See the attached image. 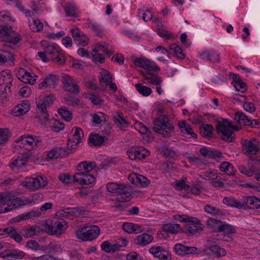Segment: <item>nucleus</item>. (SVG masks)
Instances as JSON below:
<instances>
[{"label": "nucleus", "instance_id": "f257e3e1", "mask_svg": "<svg viewBox=\"0 0 260 260\" xmlns=\"http://www.w3.org/2000/svg\"><path fill=\"white\" fill-rule=\"evenodd\" d=\"M39 197L35 194L31 197L16 198L10 192H0V214L8 212L21 206L34 204Z\"/></svg>", "mask_w": 260, "mask_h": 260}, {"label": "nucleus", "instance_id": "f03ea898", "mask_svg": "<svg viewBox=\"0 0 260 260\" xmlns=\"http://www.w3.org/2000/svg\"><path fill=\"white\" fill-rule=\"evenodd\" d=\"M37 117L45 127H50L55 132H59L64 127L63 122L57 119H49V115L46 109V106L43 102L39 103L37 105Z\"/></svg>", "mask_w": 260, "mask_h": 260}, {"label": "nucleus", "instance_id": "7ed1b4c3", "mask_svg": "<svg viewBox=\"0 0 260 260\" xmlns=\"http://www.w3.org/2000/svg\"><path fill=\"white\" fill-rule=\"evenodd\" d=\"M41 143L39 138L32 136H22L15 144V147L20 153H26L28 151L36 148Z\"/></svg>", "mask_w": 260, "mask_h": 260}, {"label": "nucleus", "instance_id": "20e7f679", "mask_svg": "<svg viewBox=\"0 0 260 260\" xmlns=\"http://www.w3.org/2000/svg\"><path fill=\"white\" fill-rule=\"evenodd\" d=\"M154 124L153 131L164 138L170 137L174 131L173 125L169 122L168 117L164 115L155 120Z\"/></svg>", "mask_w": 260, "mask_h": 260}, {"label": "nucleus", "instance_id": "39448f33", "mask_svg": "<svg viewBox=\"0 0 260 260\" xmlns=\"http://www.w3.org/2000/svg\"><path fill=\"white\" fill-rule=\"evenodd\" d=\"M0 40L6 42L10 47L14 48L20 40V37L12 29L11 26L0 25Z\"/></svg>", "mask_w": 260, "mask_h": 260}, {"label": "nucleus", "instance_id": "423d86ee", "mask_svg": "<svg viewBox=\"0 0 260 260\" xmlns=\"http://www.w3.org/2000/svg\"><path fill=\"white\" fill-rule=\"evenodd\" d=\"M100 232V229L98 226H83L76 231V235L78 239L83 241H91L96 238Z\"/></svg>", "mask_w": 260, "mask_h": 260}, {"label": "nucleus", "instance_id": "0eeeda50", "mask_svg": "<svg viewBox=\"0 0 260 260\" xmlns=\"http://www.w3.org/2000/svg\"><path fill=\"white\" fill-rule=\"evenodd\" d=\"M44 227L47 233L51 235H60L67 228V222L63 219L48 220Z\"/></svg>", "mask_w": 260, "mask_h": 260}, {"label": "nucleus", "instance_id": "6e6552de", "mask_svg": "<svg viewBox=\"0 0 260 260\" xmlns=\"http://www.w3.org/2000/svg\"><path fill=\"white\" fill-rule=\"evenodd\" d=\"M216 129L223 140L228 142L232 141L234 127L230 121L226 120L218 121L216 125Z\"/></svg>", "mask_w": 260, "mask_h": 260}, {"label": "nucleus", "instance_id": "1a4fd4ad", "mask_svg": "<svg viewBox=\"0 0 260 260\" xmlns=\"http://www.w3.org/2000/svg\"><path fill=\"white\" fill-rule=\"evenodd\" d=\"M107 189L111 193L118 194L126 198H129L132 192L131 187L124 183L110 182L107 184Z\"/></svg>", "mask_w": 260, "mask_h": 260}, {"label": "nucleus", "instance_id": "9d476101", "mask_svg": "<svg viewBox=\"0 0 260 260\" xmlns=\"http://www.w3.org/2000/svg\"><path fill=\"white\" fill-rule=\"evenodd\" d=\"M134 63L136 66L148 72H158L160 71V68L154 61L145 57L136 58Z\"/></svg>", "mask_w": 260, "mask_h": 260}, {"label": "nucleus", "instance_id": "9b49d317", "mask_svg": "<svg viewBox=\"0 0 260 260\" xmlns=\"http://www.w3.org/2000/svg\"><path fill=\"white\" fill-rule=\"evenodd\" d=\"M243 152L247 155H253L256 154L259 149V144L255 138L244 139L242 141Z\"/></svg>", "mask_w": 260, "mask_h": 260}, {"label": "nucleus", "instance_id": "f8f14e48", "mask_svg": "<svg viewBox=\"0 0 260 260\" xmlns=\"http://www.w3.org/2000/svg\"><path fill=\"white\" fill-rule=\"evenodd\" d=\"M22 184L29 189L35 190L46 186L47 182L41 176H38L26 178Z\"/></svg>", "mask_w": 260, "mask_h": 260}, {"label": "nucleus", "instance_id": "ddd939ff", "mask_svg": "<svg viewBox=\"0 0 260 260\" xmlns=\"http://www.w3.org/2000/svg\"><path fill=\"white\" fill-rule=\"evenodd\" d=\"M62 82L63 88L66 90L74 93L79 92L80 88L76 81L71 76L66 74L62 75Z\"/></svg>", "mask_w": 260, "mask_h": 260}, {"label": "nucleus", "instance_id": "4468645a", "mask_svg": "<svg viewBox=\"0 0 260 260\" xmlns=\"http://www.w3.org/2000/svg\"><path fill=\"white\" fill-rule=\"evenodd\" d=\"M18 79L21 81L30 84H34L36 82L38 76L33 73H29L22 68H19L16 72Z\"/></svg>", "mask_w": 260, "mask_h": 260}, {"label": "nucleus", "instance_id": "2eb2a0df", "mask_svg": "<svg viewBox=\"0 0 260 260\" xmlns=\"http://www.w3.org/2000/svg\"><path fill=\"white\" fill-rule=\"evenodd\" d=\"M73 180L79 184L83 185L93 184L95 182V178L92 175L84 172H79L74 174Z\"/></svg>", "mask_w": 260, "mask_h": 260}, {"label": "nucleus", "instance_id": "dca6fc26", "mask_svg": "<svg viewBox=\"0 0 260 260\" xmlns=\"http://www.w3.org/2000/svg\"><path fill=\"white\" fill-rule=\"evenodd\" d=\"M41 46L46 51L49 59H51V57L58 53L61 50L56 44L49 42L46 40L41 41Z\"/></svg>", "mask_w": 260, "mask_h": 260}, {"label": "nucleus", "instance_id": "f3484780", "mask_svg": "<svg viewBox=\"0 0 260 260\" xmlns=\"http://www.w3.org/2000/svg\"><path fill=\"white\" fill-rule=\"evenodd\" d=\"M199 57L203 60L213 62H219L220 61L219 54L213 49L201 51L199 53Z\"/></svg>", "mask_w": 260, "mask_h": 260}, {"label": "nucleus", "instance_id": "a211bd4d", "mask_svg": "<svg viewBox=\"0 0 260 260\" xmlns=\"http://www.w3.org/2000/svg\"><path fill=\"white\" fill-rule=\"evenodd\" d=\"M27 159L28 157L26 154L20 153L19 156L12 160L9 166L13 170H18L25 165Z\"/></svg>", "mask_w": 260, "mask_h": 260}, {"label": "nucleus", "instance_id": "6ab92c4d", "mask_svg": "<svg viewBox=\"0 0 260 260\" xmlns=\"http://www.w3.org/2000/svg\"><path fill=\"white\" fill-rule=\"evenodd\" d=\"M30 108L29 102L27 100L22 101L11 110V113L15 116H19L27 113Z\"/></svg>", "mask_w": 260, "mask_h": 260}, {"label": "nucleus", "instance_id": "aec40b11", "mask_svg": "<svg viewBox=\"0 0 260 260\" xmlns=\"http://www.w3.org/2000/svg\"><path fill=\"white\" fill-rule=\"evenodd\" d=\"M58 80L59 79L56 76L52 74L49 75L39 83V88L44 89L49 87H54L57 84Z\"/></svg>", "mask_w": 260, "mask_h": 260}, {"label": "nucleus", "instance_id": "412c9836", "mask_svg": "<svg viewBox=\"0 0 260 260\" xmlns=\"http://www.w3.org/2000/svg\"><path fill=\"white\" fill-rule=\"evenodd\" d=\"M83 136V132L80 128L73 127L69 138V142L71 143L72 146H76L80 143Z\"/></svg>", "mask_w": 260, "mask_h": 260}, {"label": "nucleus", "instance_id": "4be33fe9", "mask_svg": "<svg viewBox=\"0 0 260 260\" xmlns=\"http://www.w3.org/2000/svg\"><path fill=\"white\" fill-rule=\"evenodd\" d=\"M13 81V78L9 70H4L0 73V86L4 85L10 90Z\"/></svg>", "mask_w": 260, "mask_h": 260}, {"label": "nucleus", "instance_id": "5701e85b", "mask_svg": "<svg viewBox=\"0 0 260 260\" xmlns=\"http://www.w3.org/2000/svg\"><path fill=\"white\" fill-rule=\"evenodd\" d=\"M128 179L132 184L136 185H140L145 187L149 184V180L145 177L135 173L129 174Z\"/></svg>", "mask_w": 260, "mask_h": 260}, {"label": "nucleus", "instance_id": "b1692460", "mask_svg": "<svg viewBox=\"0 0 260 260\" xmlns=\"http://www.w3.org/2000/svg\"><path fill=\"white\" fill-rule=\"evenodd\" d=\"M243 208L250 207L260 209V199L254 196H247L243 198Z\"/></svg>", "mask_w": 260, "mask_h": 260}, {"label": "nucleus", "instance_id": "393cba45", "mask_svg": "<svg viewBox=\"0 0 260 260\" xmlns=\"http://www.w3.org/2000/svg\"><path fill=\"white\" fill-rule=\"evenodd\" d=\"M193 247L186 246L180 243H177L174 246L175 253L181 256L193 253L195 251Z\"/></svg>", "mask_w": 260, "mask_h": 260}, {"label": "nucleus", "instance_id": "a878e982", "mask_svg": "<svg viewBox=\"0 0 260 260\" xmlns=\"http://www.w3.org/2000/svg\"><path fill=\"white\" fill-rule=\"evenodd\" d=\"M25 253L22 251L18 249L6 250L0 253V257L7 258L12 257L16 259H20L24 257Z\"/></svg>", "mask_w": 260, "mask_h": 260}, {"label": "nucleus", "instance_id": "bb28decb", "mask_svg": "<svg viewBox=\"0 0 260 260\" xmlns=\"http://www.w3.org/2000/svg\"><path fill=\"white\" fill-rule=\"evenodd\" d=\"M3 64H6L8 66H14V57L10 52L0 50V65Z\"/></svg>", "mask_w": 260, "mask_h": 260}, {"label": "nucleus", "instance_id": "cd10ccee", "mask_svg": "<svg viewBox=\"0 0 260 260\" xmlns=\"http://www.w3.org/2000/svg\"><path fill=\"white\" fill-rule=\"evenodd\" d=\"M122 229L128 234H138L141 233L143 230V226L138 224L132 222H124L122 224Z\"/></svg>", "mask_w": 260, "mask_h": 260}, {"label": "nucleus", "instance_id": "c85d7f7f", "mask_svg": "<svg viewBox=\"0 0 260 260\" xmlns=\"http://www.w3.org/2000/svg\"><path fill=\"white\" fill-rule=\"evenodd\" d=\"M235 119L241 124H245L254 126L256 123V120H252L242 112H238L236 113Z\"/></svg>", "mask_w": 260, "mask_h": 260}, {"label": "nucleus", "instance_id": "c756f323", "mask_svg": "<svg viewBox=\"0 0 260 260\" xmlns=\"http://www.w3.org/2000/svg\"><path fill=\"white\" fill-rule=\"evenodd\" d=\"M222 203L228 206L238 209L243 208V199L239 201L236 200L234 197H225L222 200Z\"/></svg>", "mask_w": 260, "mask_h": 260}, {"label": "nucleus", "instance_id": "7c9ffc66", "mask_svg": "<svg viewBox=\"0 0 260 260\" xmlns=\"http://www.w3.org/2000/svg\"><path fill=\"white\" fill-rule=\"evenodd\" d=\"M28 22L29 28L34 32H40L43 29V23L36 17L28 18Z\"/></svg>", "mask_w": 260, "mask_h": 260}, {"label": "nucleus", "instance_id": "2f4dec72", "mask_svg": "<svg viewBox=\"0 0 260 260\" xmlns=\"http://www.w3.org/2000/svg\"><path fill=\"white\" fill-rule=\"evenodd\" d=\"M153 240V236L147 233H143L137 236L135 243L139 245L145 246L151 243Z\"/></svg>", "mask_w": 260, "mask_h": 260}, {"label": "nucleus", "instance_id": "473e14b6", "mask_svg": "<svg viewBox=\"0 0 260 260\" xmlns=\"http://www.w3.org/2000/svg\"><path fill=\"white\" fill-rule=\"evenodd\" d=\"M95 167V164L94 162H87L86 161H83L80 162L77 166V170L80 172H84L85 173H87L91 171Z\"/></svg>", "mask_w": 260, "mask_h": 260}, {"label": "nucleus", "instance_id": "72a5a7b5", "mask_svg": "<svg viewBox=\"0 0 260 260\" xmlns=\"http://www.w3.org/2000/svg\"><path fill=\"white\" fill-rule=\"evenodd\" d=\"M209 250L210 253L214 257L219 258L225 255L226 252L225 250L217 245L211 246Z\"/></svg>", "mask_w": 260, "mask_h": 260}, {"label": "nucleus", "instance_id": "f704fd0d", "mask_svg": "<svg viewBox=\"0 0 260 260\" xmlns=\"http://www.w3.org/2000/svg\"><path fill=\"white\" fill-rule=\"evenodd\" d=\"M144 78L145 83L159 85L162 82L161 78L154 74H147L144 76Z\"/></svg>", "mask_w": 260, "mask_h": 260}, {"label": "nucleus", "instance_id": "c9c22d12", "mask_svg": "<svg viewBox=\"0 0 260 260\" xmlns=\"http://www.w3.org/2000/svg\"><path fill=\"white\" fill-rule=\"evenodd\" d=\"M200 133L204 137H211L213 135V126L210 124H203L199 128Z\"/></svg>", "mask_w": 260, "mask_h": 260}, {"label": "nucleus", "instance_id": "e433bc0d", "mask_svg": "<svg viewBox=\"0 0 260 260\" xmlns=\"http://www.w3.org/2000/svg\"><path fill=\"white\" fill-rule=\"evenodd\" d=\"M182 232L187 236L193 235L195 234L194 219L191 221H187L182 229Z\"/></svg>", "mask_w": 260, "mask_h": 260}, {"label": "nucleus", "instance_id": "4c0bfd02", "mask_svg": "<svg viewBox=\"0 0 260 260\" xmlns=\"http://www.w3.org/2000/svg\"><path fill=\"white\" fill-rule=\"evenodd\" d=\"M40 213L35 211H30L28 212L23 213L17 216L15 218V221L19 222L22 220H25L31 218L33 217H38Z\"/></svg>", "mask_w": 260, "mask_h": 260}, {"label": "nucleus", "instance_id": "58836bf2", "mask_svg": "<svg viewBox=\"0 0 260 260\" xmlns=\"http://www.w3.org/2000/svg\"><path fill=\"white\" fill-rule=\"evenodd\" d=\"M137 16L146 22L151 19L153 17V13L147 9L142 8L138 10Z\"/></svg>", "mask_w": 260, "mask_h": 260}, {"label": "nucleus", "instance_id": "ea45409f", "mask_svg": "<svg viewBox=\"0 0 260 260\" xmlns=\"http://www.w3.org/2000/svg\"><path fill=\"white\" fill-rule=\"evenodd\" d=\"M100 81L101 84L104 83L106 85L112 81V75L111 73L105 70H101L100 72Z\"/></svg>", "mask_w": 260, "mask_h": 260}, {"label": "nucleus", "instance_id": "a19ab883", "mask_svg": "<svg viewBox=\"0 0 260 260\" xmlns=\"http://www.w3.org/2000/svg\"><path fill=\"white\" fill-rule=\"evenodd\" d=\"M219 170L229 175L234 174V169L233 165L228 161H223L219 167Z\"/></svg>", "mask_w": 260, "mask_h": 260}, {"label": "nucleus", "instance_id": "79ce46f5", "mask_svg": "<svg viewBox=\"0 0 260 260\" xmlns=\"http://www.w3.org/2000/svg\"><path fill=\"white\" fill-rule=\"evenodd\" d=\"M164 231L172 234H177L181 230V228L179 224L167 223L163 226Z\"/></svg>", "mask_w": 260, "mask_h": 260}, {"label": "nucleus", "instance_id": "37998d69", "mask_svg": "<svg viewBox=\"0 0 260 260\" xmlns=\"http://www.w3.org/2000/svg\"><path fill=\"white\" fill-rule=\"evenodd\" d=\"M235 80L232 82V84L237 91L244 92L246 90V84L243 82L240 79L239 75H235Z\"/></svg>", "mask_w": 260, "mask_h": 260}, {"label": "nucleus", "instance_id": "c03bdc74", "mask_svg": "<svg viewBox=\"0 0 260 260\" xmlns=\"http://www.w3.org/2000/svg\"><path fill=\"white\" fill-rule=\"evenodd\" d=\"M135 87L140 94L145 96L149 95L152 92V90L150 87L142 84L137 83L135 85Z\"/></svg>", "mask_w": 260, "mask_h": 260}, {"label": "nucleus", "instance_id": "a18cd8bd", "mask_svg": "<svg viewBox=\"0 0 260 260\" xmlns=\"http://www.w3.org/2000/svg\"><path fill=\"white\" fill-rule=\"evenodd\" d=\"M93 125L96 126L104 120H107V116L102 112H98L91 115Z\"/></svg>", "mask_w": 260, "mask_h": 260}, {"label": "nucleus", "instance_id": "49530a36", "mask_svg": "<svg viewBox=\"0 0 260 260\" xmlns=\"http://www.w3.org/2000/svg\"><path fill=\"white\" fill-rule=\"evenodd\" d=\"M104 138L98 134L90 135L89 137V143L93 145H100L104 141Z\"/></svg>", "mask_w": 260, "mask_h": 260}, {"label": "nucleus", "instance_id": "de8ad7c7", "mask_svg": "<svg viewBox=\"0 0 260 260\" xmlns=\"http://www.w3.org/2000/svg\"><path fill=\"white\" fill-rule=\"evenodd\" d=\"M219 232H223L226 234H233L236 233V228L231 224L222 222Z\"/></svg>", "mask_w": 260, "mask_h": 260}, {"label": "nucleus", "instance_id": "09e8293b", "mask_svg": "<svg viewBox=\"0 0 260 260\" xmlns=\"http://www.w3.org/2000/svg\"><path fill=\"white\" fill-rule=\"evenodd\" d=\"M222 222L220 220L210 218L207 221V225L213 230L219 232Z\"/></svg>", "mask_w": 260, "mask_h": 260}, {"label": "nucleus", "instance_id": "8fccbe9b", "mask_svg": "<svg viewBox=\"0 0 260 260\" xmlns=\"http://www.w3.org/2000/svg\"><path fill=\"white\" fill-rule=\"evenodd\" d=\"M170 49L172 50L174 55L179 59H183L184 58V54L180 48V47L176 44H172L170 45Z\"/></svg>", "mask_w": 260, "mask_h": 260}, {"label": "nucleus", "instance_id": "3c124183", "mask_svg": "<svg viewBox=\"0 0 260 260\" xmlns=\"http://www.w3.org/2000/svg\"><path fill=\"white\" fill-rule=\"evenodd\" d=\"M178 126L181 132L186 134H193V130L191 128L190 125L186 123L185 121H180L178 122Z\"/></svg>", "mask_w": 260, "mask_h": 260}, {"label": "nucleus", "instance_id": "603ef678", "mask_svg": "<svg viewBox=\"0 0 260 260\" xmlns=\"http://www.w3.org/2000/svg\"><path fill=\"white\" fill-rule=\"evenodd\" d=\"M198 175L202 179L208 181L216 180L218 178V174L214 171H207L199 174Z\"/></svg>", "mask_w": 260, "mask_h": 260}, {"label": "nucleus", "instance_id": "864d4df0", "mask_svg": "<svg viewBox=\"0 0 260 260\" xmlns=\"http://www.w3.org/2000/svg\"><path fill=\"white\" fill-rule=\"evenodd\" d=\"M39 231V227L32 226L27 227L23 230V236L26 238H30L36 235L37 232Z\"/></svg>", "mask_w": 260, "mask_h": 260}, {"label": "nucleus", "instance_id": "5fc2aeb1", "mask_svg": "<svg viewBox=\"0 0 260 260\" xmlns=\"http://www.w3.org/2000/svg\"><path fill=\"white\" fill-rule=\"evenodd\" d=\"M101 249L106 252L111 253L116 251L113 242L110 243L108 241H104L101 245Z\"/></svg>", "mask_w": 260, "mask_h": 260}, {"label": "nucleus", "instance_id": "6e6d98bb", "mask_svg": "<svg viewBox=\"0 0 260 260\" xmlns=\"http://www.w3.org/2000/svg\"><path fill=\"white\" fill-rule=\"evenodd\" d=\"M10 138V132L7 128H0V146L5 144Z\"/></svg>", "mask_w": 260, "mask_h": 260}, {"label": "nucleus", "instance_id": "4d7b16f0", "mask_svg": "<svg viewBox=\"0 0 260 260\" xmlns=\"http://www.w3.org/2000/svg\"><path fill=\"white\" fill-rule=\"evenodd\" d=\"M67 15L70 17L77 16V9L74 4H67L64 7Z\"/></svg>", "mask_w": 260, "mask_h": 260}, {"label": "nucleus", "instance_id": "13d9d810", "mask_svg": "<svg viewBox=\"0 0 260 260\" xmlns=\"http://www.w3.org/2000/svg\"><path fill=\"white\" fill-rule=\"evenodd\" d=\"M136 149L137 153H135L136 155V160L144 158L149 154V151L143 147H134Z\"/></svg>", "mask_w": 260, "mask_h": 260}, {"label": "nucleus", "instance_id": "bf43d9fd", "mask_svg": "<svg viewBox=\"0 0 260 260\" xmlns=\"http://www.w3.org/2000/svg\"><path fill=\"white\" fill-rule=\"evenodd\" d=\"M58 114L67 121L72 119V114L66 108H61L58 110Z\"/></svg>", "mask_w": 260, "mask_h": 260}, {"label": "nucleus", "instance_id": "052dcab7", "mask_svg": "<svg viewBox=\"0 0 260 260\" xmlns=\"http://www.w3.org/2000/svg\"><path fill=\"white\" fill-rule=\"evenodd\" d=\"M86 98L91 101L93 105H99L104 103V100L95 94L89 93L86 95Z\"/></svg>", "mask_w": 260, "mask_h": 260}, {"label": "nucleus", "instance_id": "680f3d73", "mask_svg": "<svg viewBox=\"0 0 260 260\" xmlns=\"http://www.w3.org/2000/svg\"><path fill=\"white\" fill-rule=\"evenodd\" d=\"M9 236L18 243H20L23 239L20 234L12 227L10 228Z\"/></svg>", "mask_w": 260, "mask_h": 260}, {"label": "nucleus", "instance_id": "e2e57ef3", "mask_svg": "<svg viewBox=\"0 0 260 260\" xmlns=\"http://www.w3.org/2000/svg\"><path fill=\"white\" fill-rule=\"evenodd\" d=\"M86 24L89 28L91 29L97 34H100L102 31L101 26L94 21L88 20Z\"/></svg>", "mask_w": 260, "mask_h": 260}, {"label": "nucleus", "instance_id": "0e129e2a", "mask_svg": "<svg viewBox=\"0 0 260 260\" xmlns=\"http://www.w3.org/2000/svg\"><path fill=\"white\" fill-rule=\"evenodd\" d=\"M173 219L176 221L186 223L187 221H191L192 220H193L194 217L187 216L185 214H176L173 216Z\"/></svg>", "mask_w": 260, "mask_h": 260}, {"label": "nucleus", "instance_id": "69168bd1", "mask_svg": "<svg viewBox=\"0 0 260 260\" xmlns=\"http://www.w3.org/2000/svg\"><path fill=\"white\" fill-rule=\"evenodd\" d=\"M50 60L55 61L59 65L63 64L65 62V59L63 51L60 50L59 52L54 57H51Z\"/></svg>", "mask_w": 260, "mask_h": 260}, {"label": "nucleus", "instance_id": "338daca9", "mask_svg": "<svg viewBox=\"0 0 260 260\" xmlns=\"http://www.w3.org/2000/svg\"><path fill=\"white\" fill-rule=\"evenodd\" d=\"M92 51L94 53H108V49L104 46L97 43L93 45Z\"/></svg>", "mask_w": 260, "mask_h": 260}, {"label": "nucleus", "instance_id": "774afa93", "mask_svg": "<svg viewBox=\"0 0 260 260\" xmlns=\"http://www.w3.org/2000/svg\"><path fill=\"white\" fill-rule=\"evenodd\" d=\"M113 243L114 244L116 251H117L119 248L126 246L128 243V241L124 238H118L116 239L113 242Z\"/></svg>", "mask_w": 260, "mask_h": 260}]
</instances>
